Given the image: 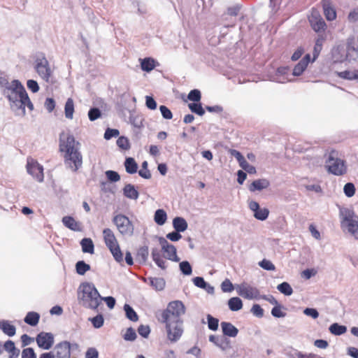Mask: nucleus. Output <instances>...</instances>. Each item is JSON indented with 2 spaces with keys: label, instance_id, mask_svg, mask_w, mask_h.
Masks as SVG:
<instances>
[{
  "label": "nucleus",
  "instance_id": "f257e3e1",
  "mask_svg": "<svg viewBox=\"0 0 358 358\" xmlns=\"http://www.w3.org/2000/svg\"><path fill=\"white\" fill-rule=\"evenodd\" d=\"M185 313V306L179 300L171 301L161 313L159 320L165 324L167 338L171 343L177 342L183 334L182 315Z\"/></svg>",
  "mask_w": 358,
  "mask_h": 358
},
{
  "label": "nucleus",
  "instance_id": "f03ea898",
  "mask_svg": "<svg viewBox=\"0 0 358 358\" xmlns=\"http://www.w3.org/2000/svg\"><path fill=\"white\" fill-rule=\"evenodd\" d=\"M80 143L72 134H68L66 141L59 138V152H64V162L67 168L76 172L82 167L83 155L80 151Z\"/></svg>",
  "mask_w": 358,
  "mask_h": 358
},
{
  "label": "nucleus",
  "instance_id": "7ed1b4c3",
  "mask_svg": "<svg viewBox=\"0 0 358 358\" xmlns=\"http://www.w3.org/2000/svg\"><path fill=\"white\" fill-rule=\"evenodd\" d=\"M78 292L82 293L80 299L83 306L98 311L101 304V295L93 283L82 282L79 286Z\"/></svg>",
  "mask_w": 358,
  "mask_h": 358
},
{
  "label": "nucleus",
  "instance_id": "20e7f679",
  "mask_svg": "<svg viewBox=\"0 0 358 358\" xmlns=\"http://www.w3.org/2000/svg\"><path fill=\"white\" fill-rule=\"evenodd\" d=\"M333 57L337 62L355 60L358 57V48L354 37H349L346 41V50L343 45H338L332 52Z\"/></svg>",
  "mask_w": 358,
  "mask_h": 358
},
{
  "label": "nucleus",
  "instance_id": "39448f33",
  "mask_svg": "<svg viewBox=\"0 0 358 358\" xmlns=\"http://www.w3.org/2000/svg\"><path fill=\"white\" fill-rule=\"evenodd\" d=\"M24 87L22 83L17 79H14L10 83L6 77L0 76L1 94L8 99L9 103L13 102L14 98Z\"/></svg>",
  "mask_w": 358,
  "mask_h": 358
},
{
  "label": "nucleus",
  "instance_id": "423d86ee",
  "mask_svg": "<svg viewBox=\"0 0 358 358\" xmlns=\"http://www.w3.org/2000/svg\"><path fill=\"white\" fill-rule=\"evenodd\" d=\"M26 106H27L31 111L34 110V104L31 101L24 87L17 96L14 98L13 102L10 103V107L17 115L24 116L26 114Z\"/></svg>",
  "mask_w": 358,
  "mask_h": 358
},
{
  "label": "nucleus",
  "instance_id": "0eeeda50",
  "mask_svg": "<svg viewBox=\"0 0 358 358\" xmlns=\"http://www.w3.org/2000/svg\"><path fill=\"white\" fill-rule=\"evenodd\" d=\"M327 171L334 176H343L347 172L346 163L343 159L335 157V152H331L326 160Z\"/></svg>",
  "mask_w": 358,
  "mask_h": 358
},
{
  "label": "nucleus",
  "instance_id": "6e6552de",
  "mask_svg": "<svg viewBox=\"0 0 358 358\" xmlns=\"http://www.w3.org/2000/svg\"><path fill=\"white\" fill-rule=\"evenodd\" d=\"M112 222L121 235L128 237L134 235V224L127 215L121 213L117 214L113 217Z\"/></svg>",
  "mask_w": 358,
  "mask_h": 358
},
{
  "label": "nucleus",
  "instance_id": "1a4fd4ad",
  "mask_svg": "<svg viewBox=\"0 0 358 358\" xmlns=\"http://www.w3.org/2000/svg\"><path fill=\"white\" fill-rule=\"evenodd\" d=\"M158 241L164 253V257L174 262H179L180 259L177 255V249L170 243L164 237H158Z\"/></svg>",
  "mask_w": 358,
  "mask_h": 358
},
{
  "label": "nucleus",
  "instance_id": "9d476101",
  "mask_svg": "<svg viewBox=\"0 0 358 358\" xmlns=\"http://www.w3.org/2000/svg\"><path fill=\"white\" fill-rule=\"evenodd\" d=\"M341 214L343 216V221L347 224L348 231L358 239V216L355 215L354 211L350 209H345L341 212Z\"/></svg>",
  "mask_w": 358,
  "mask_h": 358
},
{
  "label": "nucleus",
  "instance_id": "9b49d317",
  "mask_svg": "<svg viewBox=\"0 0 358 358\" xmlns=\"http://www.w3.org/2000/svg\"><path fill=\"white\" fill-rule=\"evenodd\" d=\"M236 290L239 296L248 300H258L259 296V290L256 287L251 286L245 282L236 284Z\"/></svg>",
  "mask_w": 358,
  "mask_h": 358
},
{
  "label": "nucleus",
  "instance_id": "f8f14e48",
  "mask_svg": "<svg viewBox=\"0 0 358 358\" xmlns=\"http://www.w3.org/2000/svg\"><path fill=\"white\" fill-rule=\"evenodd\" d=\"M34 68L42 79L46 82L49 81L52 75V71L49 62L44 55L41 57H38L36 59Z\"/></svg>",
  "mask_w": 358,
  "mask_h": 358
},
{
  "label": "nucleus",
  "instance_id": "ddd939ff",
  "mask_svg": "<svg viewBox=\"0 0 358 358\" xmlns=\"http://www.w3.org/2000/svg\"><path fill=\"white\" fill-rule=\"evenodd\" d=\"M308 22L311 28L317 33L324 31L327 24L320 13L316 10H313L310 15L308 17Z\"/></svg>",
  "mask_w": 358,
  "mask_h": 358
},
{
  "label": "nucleus",
  "instance_id": "4468645a",
  "mask_svg": "<svg viewBox=\"0 0 358 358\" xmlns=\"http://www.w3.org/2000/svg\"><path fill=\"white\" fill-rule=\"evenodd\" d=\"M27 171L38 182H41L44 180L43 167L36 161L28 160L27 164Z\"/></svg>",
  "mask_w": 358,
  "mask_h": 358
},
{
  "label": "nucleus",
  "instance_id": "2eb2a0df",
  "mask_svg": "<svg viewBox=\"0 0 358 358\" xmlns=\"http://www.w3.org/2000/svg\"><path fill=\"white\" fill-rule=\"evenodd\" d=\"M38 348L43 350H50L54 344V335L50 332H40L36 337Z\"/></svg>",
  "mask_w": 358,
  "mask_h": 358
},
{
  "label": "nucleus",
  "instance_id": "dca6fc26",
  "mask_svg": "<svg viewBox=\"0 0 358 358\" xmlns=\"http://www.w3.org/2000/svg\"><path fill=\"white\" fill-rule=\"evenodd\" d=\"M249 208L253 212L255 219L264 221L269 215V210L267 208H261L259 203L255 201L249 202Z\"/></svg>",
  "mask_w": 358,
  "mask_h": 358
},
{
  "label": "nucleus",
  "instance_id": "f3484780",
  "mask_svg": "<svg viewBox=\"0 0 358 358\" xmlns=\"http://www.w3.org/2000/svg\"><path fill=\"white\" fill-rule=\"evenodd\" d=\"M311 56L310 54H306L294 66L292 75L298 77L301 76L307 69L308 64L311 63Z\"/></svg>",
  "mask_w": 358,
  "mask_h": 358
},
{
  "label": "nucleus",
  "instance_id": "a211bd4d",
  "mask_svg": "<svg viewBox=\"0 0 358 358\" xmlns=\"http://www.w3.org/2000/svg\"><path fill=\"white\" fill-rule=\"evenodd\" d=\"M324 15L328 21H333L336 18V10L333 6L331 0H322L321 1Z\"/></svg>",
  "mask_w": 358,
  "mask_h": 358
},
{
  "label": "nucleus",
  "instance_id": "6ab92c4d",
  "mask_svg": "<svg viewBox=\"0 0 358 358\" xmlns=\"http://www.w3.org/2000/svg\"><path fill=\"white\" fill-rule=\"evenodd\" d=\"M57 350L55 357L66 358L71 357V352H70V342L63 341L59 342L55 345Z\"/></svg>",
  "mask_w": 358,
  "mask_h": 358
},
{
  "label": "nucleus",
  "instance_id": "aec40b11",
  "mask_svg": "<svg viewBox=\"0 0 358 358\" xmlns=\"http://www.w3.org/2000/svg\"><path fill=\"white\" fill-rule=\"evenodd\" d=\"M221 328L224 337H236L238 334V329L229 322H222Z\"/></svg>",
  "mask_w": 358,
  "mask_h": 358
},
{
  "label": "nucleus",
  "instance_id": "412c9836",
  "mask_svg": "<svg viewBox=\"0 0 358 358\" xmlns=\"http://www.w3.org/2000/svg\"><path fill=\"white\" fill-rule=\"evenodd\" d=\"M143 281L148 283L156 291L163 290L166 285V281L163 278L148 277Z\"/></svg>",
  "mask_w": 358,
  "mask_h": 358
},
{
  "label": "nucleus",
  "instance_id": "4be33fe9",
  "mask_svg": "<svg viewBox=\"0 0 358 358\" xmlns=\"http://www.w3.org/2000/svg\"><path fill=\"white\" fill-rule=\"evenodd\" d=\"M270 186V182L266 178L257 179L252 182V183L249 185L248 189L251 192H255L256 191H262L268 188Z\"/></svg>",
  "mask_w": 358,
  "mask_h": 358
},
{
  "label": "nucleus",
  "instance_id": "5701e85b",
  "mask_svg": "<svg viewBox=\"0 0 358 358\" xmlns=\"http://www.w3.org/2000/svg\"><path fill=\"white\" fill-rule=\"evenodd\" d=\"M123 195L129 199L137 200L139 197V192L133 184H126L122 188Z\"/></svg>",
  "mask_w": 358,
  "mask_h": 358
},
{
  "label": "nucleus",
  "instance_id": "b1692460",
  "mask_svg": "<svg viewBox=\"0 0 358 358\" xmlns=\"http://www.w3.org/2000/svg\"><path fill=\"white\" fill-rule=\"evenodd\" d=\"M103 236L104 243L108 248L118 244L114 232L110 228H105L103 230Z\"/></svg>",
  "mask_w": 358,
  "mask_h": 358
},
{
  "label": "nucleus",
  "instance_id": "393cba45",
  "mask_svg": "<svg viewBox=\"0 0 358 358\" xmlns=\"http://www.w3.org/2000/svg\"><path fill=\"white\" fill-rule=\"evenodd\" d=\"M151 257L155 264L162 270L167 268L166 262L161 255L160 250L157 248H153L151 250Z\"/></svg>",
  "mask_w": 358,
  "mask_h": 358
},
{
  "label": "nucleus",
  "instance_id": "a878e982",
  "mask_svg": "<svg viewBox=\"0 0 358 358\" xmlns=\"http://www.w3.org/2000/svg\"><path fill=\"white\" fill-rule=\"evenodd\" d=\"M151 257L155 264L162 270L167 268L166 262L161 255L160 250L157 248H153L151 250Z\"/></svg>",
  "mask_w": 358,
  "mask_h": 358
},
{
  "label": "nucleus",
  "instance_id": "bb28decb",
  "mask_svg": "<svg viewBox=\"0 0 358 358\" xmlns=\"http://www.w3.org/2000/svg\"><path fill=\"white\" fill-rule=\"evenodd\" d=\"M139 61L142 71L148 73L152 71L158 64V62L155 59L149 57L139 59Z\"/></svg>",
  "mask_w": 358,
  "mask_h": 358
},
{
  "label": "nucleus",
  "instance_id": "cd10ccee",
  "mask_svg": "<svg viewBox=\"0 0 358 358\" xmlns=\"http://www.w3.org/2000/svg\"><path fill=\"white\" fill-rule=\"evenodd\" d=\"M0 329L6 335L13 337L16 334V327L9 320H2L0 321Z\"/></svg>",
  "mask_w": 358,
  "mask_h": 358
},
{
  "label": "nucleus",
  "instance_id": "c85d7f7f",
  "mask_svg": "<svg viewBox=\"0 0 358 358\" xmlns=\"http://www.w3.org/2000/svg\"><path fill=\"white\" fill-rule=\"evenodd\" d=\"M63 224L68 229L73 231H80V223L76 222V220L70 215L64 216L62 218Z\"/></svg>",
  "mask_w": 358,
  "mask_h": 358
},
{
  "label": "nucleus",
  "instance_id": "c756f323",
  "mask_svg": "<svg viewBox=\"0 0 358 358\" xmlns=\"http://www.w3.org/2000/svg\"><path fill=\"white\" fill-rule=\"evenodd\" d=\"M41 315L35 311H29L24 318V322L31 327H36L40 320Z\"/></svg>",
  "mask_w": 358,
  "mask_h": 358
},
{
  "label": "nucleus",
  "instance_id": "7c9ffc66",
  "mask_svg": "<svg viewBox=\"0 0 358 358\" xmlns=\"http://www.w3.org/2000/svg\"><path fill=\"white\" fill-rule=\"evenodd\" d=\"M173 227L176 231L181 233L187 230L188 224L184 217L177 216L173 220Z\"/></svg>",
  "mask_w": 358,
  "mask_h": 358
},
{
  "label": "nucleus",
  "instance_id": "2f4dec72",
  "mask_svg": "<svg viewBox=\"0 0 358 358\" xmlns=\"http://www.w3.org/2000/svg\"><path fill=\"white\" fill-rule=\"evenodd\" d=\"M124 166L126 172L129 174H134L138 171V164L133 157H126L124 162Z\"/></svg>",
  "mask_w": 358,
  "mask_h": 358
},
{
  "label": "nucleus",
  "instance_id": "473e14b6",
  "mask_svg": "<svg viewBox=\"0 0 358 358\" xmlns=\"http://www.w3.org/2000/svg\"><path fill=\"white\" fill-rule=\"evenodd\" d=\"M80 244L82 248V251L84 253L94 254V244L90 238H83Z\"/></svg>",
  "mask_w": 358,
  "mask_h": 358
},
{
  "label": "nucleus",
  "instance_id": "72a5a7b5",
  "mask_svg": "<svg viewBox=\"0 0 358 358\" xmlns=\"http://www.w3.org/2000/svg\"><path fill=\"white\" fill-rule=\"evenodd\" d=\"M229 309L231 311H238L243 308V303L241 298L238 296H233L227 301Z\"/></svg>",
  "mask_w": 358,
  "mask_h": 358
},
{
  "label": "nucleus",
  "instance_id": "f704fd0d",
  "mask_svg": "<svg viewBox=\"0 0 358 358\" xmlns=\"http://www.w3.org/2000/svg\"><path fill=\"white\" fill-rule=\"evenodd\" d=\"M166 220L167 214L164 209L159 208L155 210L154 215V220L157 224L162 226L165 224Z\"/></svg>",
  "mask_w": 358,
  "mask_h": 358
},
{
  "label": "nucleus",
  "instance_id": "c9c22d12",
  "mask_svg": "<svg viewBox=\"0 0 358 358\" xmlns=\"http://www.w3.org/2000/svg\"><path fill=\"white\" fill-rule=\"evenodd\" d=\"M329 331L334 336H341L347 331V327L337 322H334L329 326Z\"/></svg>",
  "mask_w": 358,
  "mask_h": 358
},
{
  "label": "nucleus",
  "instance_id": "e433bc0d",
  "mask_svg": "<svg viewBox=\"0 0 358 358\" xmlns=\"http://www.w3.org/2000/svg\"><path fill=\"white\" fill-rule=\"evenodd\" d=\"M75 269L77 274L84 275L87 271H90L91 266L84 260H79L75 264Z\"/></svg>",
  "mask_w": 358,
  "mask_h": 358
},
{
  "label": "nucleus",
  "instance_id": "4c0bfd02",
  "mask_svg": "<svg viewBox=\"0 0 358 358\" xmlns=\"http://www.w3.org/2000/svg\"><path fill=\"white\" fill-rule=\"evenodd\" d=\"M125 312L126 317L131 322H136L138 320V315L134 309L128 303H125L123 306Z\"/></svg>",
  "mask_w": 358,
  "mask_h": 358
},
{
  "label": "nucleus",
  "instance_id": "58836bf2",
  "mask_svg": "<svg viewBox=\"0 0 358 358\" xmlns=\"http://www.w3.org/2000/svg\"><path fill=\"white\" fill-rule=\"evenodd\" d=\"M338 76L344 80H358V70L350 71L345 70L343 71L338 72Z\"/></svg>",
  "mask_w": 358,
  "mask_h": 358
},
{
  "label": "nucleus",
  "instance_id": "ea45409f",
  "mask_svg": "<svg viewBox=\"0 0 358 358\" xmlns=\"http://www.w3.org/2000/svg\"><path fill=\"white\" fill-rule=\"evenodd\" d=\"M148 255H149L148 246L143 245L138 250L137 254H136V258L141 264H145L148 260Z\"/></svg>",
  "mask_w": 358,
  "mask_h": 358
},
{
  "label": "nucleus",
  "instance_id": "a19ab883",
  "mask_svg": "<svg viewBox=\"0 0 358 358\" xmlns=\"http://www.w3.org/2000/svg\"><path fill=\"white\" fill-rule=\"evenodd\" d=\"M74 113V103L71 98H68L64 106V114L67 119H73Z\"/></svg>",
  "mask_w": 358,
  "mask_h": 358
},
{
  "label": "nucleus",
  "instance_id": "79ce46f5",
  "mask_svg": "<svg viewBox=\"0 0 358 358\" xmlns=\"http://www.w3.org/2000/svg\"><path fill=\"white\" fill-rule=\"evenodd\" d=\"M110 253L112 254L114 259L117 263H122L123 262V253L120 249L119 244L111 247L110 248H108Z\"/></svg>",
  "mask_w": 358,
  "mask_h": 358
},
{
  "label": "nucleus",
  "instance_id": "37998d69",
  "mask_svg": "<svg viewBox=\"0 0 358 358\" xmlns=\"http://www.w3.org/2000/svg\"><path fill=\"white\" fill-rule=\"evenodd\" d=\"M277 289L287 296H291L293 294V289L287 282H282L278 285Z\"/></svg>",
  "mask_w": 358,
  "mask_h": 358
},
{
  "label": "nucleus",
  "instance_id": "c03bdc74",
  "mask_svg": "<svg viewBox=\"0 0 358 358\" xmlns=\"http://www.w3.org/2000/svg\"><path fill=\"white\" fill-rule=\"evenodd\" d=\"M179 269L184 275H190L192 273V266L187 260L182 261L179 263Z\"/></svg>",
  "mask_w": 358,
  "mask_h": 358
},
{
  "label": "nucleus",
  "instance_id": "a18cd8bd",
  "mask_svg": "<svg viewBox=\"0 0 358 358\" xmlns=\"http://www.w3.org/2000/svg\"><path fill=\"white\" fill-rule=\"evenodd\" d=\"M189 110L199 116H203L205 114V108H203L201 102L191 103L188 104Z\"/></svg>",
  "mask_w": 358,
  "mask_h": 358
},
{
  "label": "nucleus",
  "instance_id": "49530a36",
  "mask_svg": "<svg viewBox=\"0 0 358 358\" xmlns=\"http://www.w3.org/2000/svg\"><path fill=\"white\" fill-rule=\"evenodd\" d=\"M208 328L213 331L218 329L219 327V320L210 314L206 315Z\"/></svg>",
  "mask_w": 358,
  "mask_h": 358
},
{
  "label": "nucleus",
  "instance_id": "de8ad7c7",
  "mask_svg": "<svg viewBox=\"0 0 358 358\" xmlns=\"http://www.w3.org/2000/svg\"><path fill=\"white\" fill-rule=\"evenodd\" d=\"M89 321L91 322L95 329L101 328L104 324V318L101 313H99L93 317H90Z\"/></svg>",
  "mask_w": 358,
  "mask_h": 358
},
{
  "label": "nucleus",
  "instance_id": "09e8293b",
  "mask_svg": "<svg viewBox=\"0 0 358 358\" xmlns=\"http://www.w3.org/2000/svg\"><path fill=\"white\" fill-rule=\"evenodd\" d=\"M285 307L280 303L273 306L271 311V315L275 318L285 317L286 316V313L282 310Z\"/></svg>",
  "mask_w": 358,
  "mask_h": 358
},
{
  "label": "nucleus",
  "instance_id": "8fccbe9b",
  "mask_svg": "<svg viewBox=\"0 0 358 358\" xmlns=\"http://www.w3.org/2000/svg\"><path fill=\"white\" fill-rule=\"evenodd\" d=\"M117 145L123 150H127L130 148V143L127 137L120 136L116 141Z\"/></svg>",
  "mask_w": 358,
  "mask_h": 358
},
{
  "label": "nucleus",
  "instance_id": "3c124183",
  "mask_svg": "<svg viewBox=\"0 0 358 358\" xmlns=\"http://www.w3.org/2000/svg\"><path fill=\"white\" fill-rule=\"evenodd\" d=\"M101 110L97 107H92L88 111L89 120L92 122L96 120L101 116Z\"/></svg>",
  "mask_w": 358,
  "mask_h": 358
},
{
  "label": "nucleus",
  "instance_id": "603ef678",
  "mask_svg": "<svg viewBox=\"0 0 358 358\" xmlns=\"http://www.w3.org/2000/svg\"><path fill=\"white\" fill-rule=\"evenodd\" d=\"M187 99L194 103L200 102L201 99V93L200 90L197 89L190 90L187 95Z\"/></svg>",
  "mask_w": 358,
  "mask_h": 358
},
{
  "label": "nucleus",
  "instance_id": "864d4df0",
  "mask_svg": "<svg viewBox=\"0 0 358 358\" xmlns=\"http://www.w3.org/2000/svg\"><path fill=\"white\" fill-rule=\"evenodd\" d=\"M107 180L110 182H117L120 180V174L113 170H108L105 172Z\"/></svg>",
  "mask_w": 358,
  "mask_h": 358
},
{
  "label": "nucleus",
  "instance_id": "5fc2aeb1",
  "mask_svg": "<svg viewBox=\"0 0 358 358\" xmlns=\"http://www.w3.org/2000/svg\"><path fill=\"white\" fill-rule=\"evenodd\" d=\"M217 347H218L222 351H226L228 349L231 348V341L228 338L221 336Z\"/></svg>",
  "mask_w": 358,
  "mask_h": 358
},
{
  "label": "nucleus",
  "instance_id": "6e6d98bb",
  "mask_svg": "<svg viewBox=\"0 0 358 358\" xmlns=\"http://www.w3.org/2000/svg\"><path fill=\"white\" fill-rule=\"evenodd\" d=\"M355 186L352 182H347L343 187V192L349 198L355 195Z\"/></svg>",
  "mask_w": 358,
  "mask_h": 358
},
{
  "label": "nucleus",
  "instance_id": "4d7b16f0",
  "mask_svg": "<svg viewBox=\"0 0 358 358\" xmlns=\"http://www.w3.org/2000/svg\"><path fill=\"white\" fill-rule=\"evenodd\" d=\"M236 289V285H234L229 279L226 278L221 283V289L223 292H231Z\"/></svg>",
  "mask_w": 358,
  "mask_h": 358
},
{
  "label": "nucleus",
  "instance_id": "13d9d810",
  "mask_svg": "<svg viewBox=\"0 0 358 358\" xmlns=\"http://www.w3.org/2000/svg\"><path fill=\"white\" fill-rule=\"evenodd\" d=\"M136 338V331L132 327L127 328L125 334L123 335V338L127 341H134Z\"/></svg>",
  "mask_w": 358,
  "mask_h": 358
},
{
  "label": "nucleus",
  "instance_id": "bf43d9fd",
  "mask_svg": "<svg viewBox=\"0 0 358 358\" xmlns=\"http://www.w3.org/2000/svg\"><path fill=\"white\" fill-rule=\"evenodd\" d=\"M259 266L263 269L268 271L275 269V265L268 259H264L259 262Z\"/></svg>",
  "mask_w": 358,
  "mask_h": 358
},
{
  "label": "nucleus",
  "instance_id": "052dcab7",
  "mask_svg": "<svg viewBox=\"0 0 358 358\" xmlns=\"http://www.w3.org/2000/svg\"><path fill=\"white\" fill-rule=\"evenodd\" d=\"M250 312L258 318H262L264 316V310L259 304L255 303L252 305Z\"/></svg>",
  "mask_w": 358,
  "mask_h": 358
},
{
  "label": "nucleus",
  "instance_id": "680f3d73",
  "mask_svg": "<svg viewBox=\"0 0 358 358\" xmlns=\"http://www.w3.org/2000/svg\"><path fill=\"white\" fill-rule=\"evenodd\" d=\"M120 135V131L117 129L107 128L105 131L103 137L106 140H110L112 138H116Z\"/></svg>",
  "mask_w": 358,
  "mask_h": 358
},
{
  "label": "nucleus",
  "instance_id": "e2e57ef3",
  "mask_svg": "<svg viewBox=\"0 0 358 358\" xmlns=\"http://www.w3.org/2000/svg\"><path fill=\"white\" fill-rule=\"evenodd\" d=\"M150 328L148 325L141 324L137 329L138 334L144 338H147L150 334Z\"/></svg>",
  "mask_w": 358,
  "mask_h": 358
},
{
  "label": "nucleus",
  "instance_id": "0e129e2a",
  "mask_svg": "<svg viewBox=\"0 0 358 358\" xmlns=\"http://www.w3.org/2000/svg\"><path fill=\"white\" fill-rule=\"evenodd\" d=\"M145 106L150 110H155L157 108V103L152 96H145Z\"/></svg>",
  "mask_w": 358,
  "mask_h": 358
},
{
  "label": "nucleus",
  "instance_id": "69168bd1",
  "mask_svg": "<svg viewBox=\"0 0 358 358\" xmlns=\"http://www.w3.org/2000/svg\"><path fill=\"white\" fill-rule=\"evenodd\" d=\"M160 113L165 120H171L173 117V113L171 110L166 106L161 105L159 106Z\"/></svg>",
  "mask_w": 358,
  "mask_h": 358
},
{
  "label": "nucleus",
  "instance_id": "338daca9",
  "mask_svg": "<svg viewBox=\"0 0 358 358\" xmlns=\"http://www.w3.org/2000/svg\"><path fill=\"white\" fill-rule=\"evenodd\" d=\"M303 313L306 316L310 317L313 319H317L320 315L318 310L315 308H306Z\"/></svg>",
  "mask_w": 358,
  "mask_h": 358
},
{
  "label": "nucleus",
  "instance_id": "774afa93",
  "mask_svg": "<svg viewBox=\"0 0 358 358\" xmlns=\"http://www.w3.org/2000/svg\"><path fill=\"white\" fill-rule=\"evenodd\" d=\"M22 358H36V354L32 348H27L22 352Z\"/></svg>",
  "mask_w": 358,
  "mask_h": 358
}]
</instances>
